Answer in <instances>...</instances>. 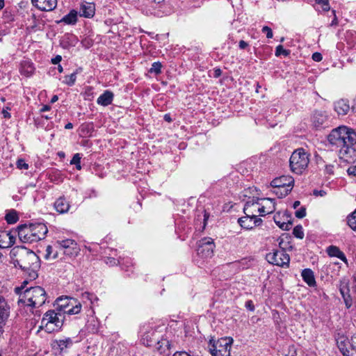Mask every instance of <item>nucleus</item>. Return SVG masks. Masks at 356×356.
Instances as JSON below:
<instances>
[{
	"label": "nucleus",
	"mask_w": 356,
	"mask_h": 356,
	"mask_svg": "<svg viewBox=\"0 0 356 356\" xmlns=\"http://www.w3.org/2000/svg\"><path fill=\"white\" fill-rule=\"evenodd\" d=\"M245 307H246L247 309H248L251 312L254 311V309H255L254 303H253L252 300H249L245 302Z\"/></svg>",
	"instance_id": "nucleus-52"
},
{
	"label": "nucleus",
	"mask_w": 356,
	"mask_h": 356,
	"mask_svg": "<svg viewBox=\"0 0 356 356\" xmlns=\"http://www.w3.org/2000/svg\"><path fill=\"white\" fill-rule=\"evenodd\" d=\"M106 263L110 266H115L120 264L122 267L125 265V263L122 260L115 259L113 257H107L105 260Z\"/></svg>",
	"instance_id": "nucleus-42"
},
{
	"label": "nucleus",
	"mask_w": 356,
	"mask_h": 356,
	"mask_svg": "<svg viewBox=\"0 0 356 356\" xmlns=\"http://www.w3.org/2000/svg\"><path fill=\"white\" fill-rule=\"evenodd\" d=\"M16 235V230H0V248L12 247L15 243Z\"/></svg>",
	"instance_id": "nucleus-13"
},
{
	"label": "nucleus",
	"mask_w": 356,
	"mask_h": 356,
	"mask_svg": "<svg viewBox=\"0 0 356 356\" xmlns=\"http://www.w3.org/2000/svg\"><path fill=\"white\" fill-rule=\"evenodd\" d=\"M263 203L257 207V210L261 216H265L273 213L275 210V200L272 198H266L262 200Z\"/></svg>",
	"instance_id": "nucleus-15"
},
{
	"label": "nucleus",
	"mask_w": 356,
	"mask_h": 356,
	"mask_svg": "<svg viewBox=\"0 0 356 356\" xmlns=\"http://www.w3.org/2000/svg\"><path fill=\"white\" fill-rule=\"evenodd\" d=\"M78 20V13L75 10H72L70 13L65 15L60 21L65 24L74 25Z\"/></svg>",
	"instance_id": "nucleus-30"
},
{
	"label": "nucleus",
	"mask_w": 356,
	"mask_h": 356,
	"mask_svg": "<svg viewBox=\"0 0 356 356\" xmlns=\"http://www.w3.org/2000/svg\"><path fill=\"white\" fill-rule=\"evenodd\" d=\"M257 205H260L259 200L255 202H247L245 203L243 208V212L245 216L238 219V222L242 228L246 229H252L254 228L253 218H254V214L253 211H250V209L251 207Z\"/></svg>",
	"instance_id": "nucleus-9"
},
{
	"label": "nucleus",
	"mask_w": 356,
	"mask_h": 356,
	"mask_svg": "<svg viewBox=\"0 0 356 356\" xmlns=\"http://www.w3.org/2000/svg\"><path fill=\"white\" fill-rule=\"evenodd\" d=\"M332 13L334 15V19L332 21V22L330 23V26H335L338 24V19H337V17L335 14V10H333Z\"/></svg>",
	"instance_id": "nucleus-61"
},
{
	"label": "nucleus",
	"mask_w": 356,
	"mask_h": 356,
	"mask_svg": "<svg viewBox=\"0 0 356 356\" xmlns=\"http://www.w3.org/2000/svg\"><path fill=\"white\" fill-rule=\"evenodd\" d=\"M209 218V213H207L206 211H204V222H203V225L202 227V231L204 230L206 227V225H207V222Z\"/></svg>",
	"instance_id": "nucleus-57"
},
{
	"label": "nucleus",
	"mask_w": 356,
	"mask_h": 356,
	"mask_svg": "<svg viewBox=\"0 0 356 356\" xmlns=\"http://www.w3.org/2000/svg\"><path fill=\"white\" fill-rule=\"evenodd\" d=\"M76 74L77 71L72 73L70 75H65L64 76V79L63 80V83L70 86H73L76 79Z\"/></svg>",
	"instance_id": "nucleus-37"
},
{
	"label": "nucleus",
	"mask_w": 356,
	"mask_h": 356,
	"mask_svg": "<svg viewBox=\"0 0 356 356\" xmlns=\"http://www.w3.org/2000/svg\"><path fill=\"white\" fill-rule=\"evenodd\" d=\"M292 190V188H282V189L275 188L274 191V193L277 195L279 198H282L287 195Z\"/></svg>",
	"instance_id": "nucleus-40"
},
{
	"label": "nucleus",
	"mask_w": 356,
	"mask_h": 356,
	"mask_svg": "<svg viewBox=\"0 0 356 356\" xmlns=\"http://www.w3.org/2000/svg\"><path fill=\"white\" fill-rule=\"evenodd\" d=\"M301 276L308 286L312 287L316 284L314 272L310 268H305L302 271Z\"/></svg>",
	"instance_id": "nucleus-28"
},
{
	"label": "nucleus",
	"mask_w": 356,
	"mask_h": 356,
	"mask_svg": "<svg viewBox=\"0 0 356 356\" xmlns=\"http://www.w3.org/2000/svg\"><path fill=\"white\" fill-rule=\"evenodd\" d=\"M57 307L56 311L68 315H75L81 310V304L75 298L68 297L56 299Z\"/></svg>",
	"instance_id": "nucleus-6"
},
{
	"label": "nucleus",
	"mask_w": 356,
	"mask_h": 356,
	"mask_svg": "<svg viewBox=\"0 0 356 356\" xmlns=\"http://www.w3.org/2000/svg\"><path fill=\"white\" fill-rule=\"evenodd\" d=\"M58 248H56V243L54 245H48L45 249V253L44 257L45 259H54L57 258L58 257Z\"/></svg>",
	"instance_id": "nucleus-32"
},
{
	"label": "nucleus",
	"mask_w": 356,
	"mask_h": 356,
	"mask_svg": "<svg viewBox=\"0 0 356 356\" xmlns=\"http://www.w3.org/2000/svg\"><path fill=\"white\" fill-rule=\"evenodd\" d=\"M158 349L161 353H165V350H169L172 348V343L167 338H162L157 341Z\"/></svg>",
	"instance_id": "nucleus-34"
},
{
	"label": "nucleus",
	"mask_w": 356,
	"mask_h": 356,
	"mask_svg": "<svg viewBox=\"0 0 356 356\" xmlns=\"http://www.w3.org/2000/svg\"><path fill=\"white\" fill-rule=\"evenodd\" d=\"M65 316L61 312L54 309L48 310L41 320L39 330H44L47 333L60 330L63 325Z\"/></svg>",
	"instance_id": "nucleus-4"
},
{
	"label": "nucleus",
	"mask_w": 356,
	"mask_h": 356,
	"mask_svg": "<svg viewBox=\"0 0 356 356\" xmlns=\"http://www.w3.org/2000/svg\"><path fill=\"white\" fill-rule=\"evenodd\" d=\"M5 220L10 225L16 223L19 220L17 211L15 210L9 211L5 216Z\"/></svg>",
	"instance_id": "nucleus-35"
},
{
	"label": "nucleus",
	"mask_w": 356,
	"mask_h": 356,
	"mask_svg": "<svg viewBox=\"0 0 356 356\" xmlns=\"http://www.w3.org/2000/svg\"><path fill=\"white\" fill-rule=\"evenodd\" d=\"M19 72L22 75L26 77L31 76L35 72L33 63L29 60H22L20 63Z\"/></svg>",
	"instance_id": "nucleus-23"
},
{
	"label": "nucleus",
	"mask_w": 356,
	"mask_h": 356,
	"mask_svg": "<svg viewBox=\"0 0 356 356\" xmlns=\"http://www.w3.org/2000/svg\"><path fill=\"white\" fill-rule=\"evenodd\" d=\"M261 31L266 35L267 38H272L273 36L272 29L267 26H264Z\"/></svg>",
	"instance_id": "nucleus-50"
},
{
	"label": "nucleus",
	"mask_w": 356,
	"mask_h": 356,
	"mask_svg": "<svg viewBox=\"0 0 356 356\" xmlns=\"http://www.w3.org/2000/svg\"><path fill=\"white\" fill-rule=\"evenodd\" d=\"M282 218H285L286 222L281 220V216L280 213H277L274 216V221L275 224L282 230H289L292 226V221L289 219L290 216L286 213H284Z\"/></svg>",
	"instance_id": "nucleus-20"
},
{
	"label": "nucleus",
	"mask_w": 356,
	"mask_h": 356,
	"mask_svg": "<svg viewBox=\"0 0 356 356\" xmlns=\"http://www.w3.org/2000/svg\"><path fill=\"white\" fill-rule=\"evenodd\" d=\"M326 252L330 257L339 258L346 264H348L345 254L337 246H328L326 249Z\"/></svg>",
	"instance_id": "nucleus-24"
},
{
	"label": "nucleus",
	"mask_w": 356,
	"mask_h": 356,
	"mask_svg": "<svg viewBox=\"0 0 356 356\" xmlns=\"http://www.w3.org/2000/svg\"><path fill=\"white\" fill-rule=\"evenodd\" d=\"M294 179L291 176H281L274 179L270 185L273 188L282 189V188H293Z\"/></svg>",
	"instance_id": "nucleus-14"
},
{
	"label": "nucleus",
	"mask_w": 356,
	"mask_h": 356,
	"mask_svg": "<svg viewBox=\"0 0 356 356\" xmlns=\"http://www.w3.org/2000/svg\"><path fill=\"white\" fill-rule=\"evenodd\" d=\"M40 268H30L29 269L24 270V272L27 273L29 274V277L31 280H35L38 277L37 271Z\"/></svg>",
	"instance_id": "nucleus-46"
},
{
	"label": "nucleus",
	"mask_w": 356,
	"mask_h": 356,
	"mask_svg": "<svg viewBox=\"0 0 356 356\" xmlns=\"http://www.w3.org/2000/svg\"><path fill=\"white\" fill-rule=\"evenodd\" d=\"M307 152L302 148L296 149L289 159L291 170L298 175L302 174L307 168L309 159Z\"/></svg>",
	"instance_id": "nucleus-5"
},
{
	"label": "nucleus",
	"mask_w": 356,
	"mask_h": 356,
	"mask_svg": "<svg viewBox=\"0 0 356 356\" xmlns=\"http://www.w3.org/2000/svg\"><path fill=\"white\" fill-rule=\"evenodd\" d=\"M232 339L220 338L217 341L209 340V349L212 356H230Z\"/></svg>",
	"instance_id": "nucleus-7"
},
{
	"label": "nucleus",
	"mask_w": 356,
	"mask_h": 356,
	"mask_svg": "<svg viewBox=\"0 0 356 356\" xmlns=\"http://www.w3.org/2000/svg\"><path fill=\"white\" fill-rule=\"evenodd\" d=\"M289 54H290V51L284 49L282 45H278L275 49V56H280L281 55L287 56L289 55Z\"/></svg>",
	"instance_id": "nucleus-43"
},
{
	"label": "nucleus",
	"mask_w": 356,
	"mask_h": 356,
	"mask_svg": "<svg viewBox=\"0 0 356 356\" xmlns=\"http://www.w3.org/2000/svg\"><path fill=\"white\" fill-rule=\"evenodd\" d=\"M315 1L316 3L321 5L324 11H328L330 10L329 0H315Z\"/></svg>",
	"instance_id": "nucleus-47"
},
{
	"label": "nucleus",
	"mask_w": 356,
	"mask_h": 356,
	"mask_svg": "<svg viewBox=\"0 0 356 356\" xmlns=\"http://www.w3.org/2000/svg\"><path fill=\"white\" fill-rule=\"evenodd\" d=\"M347 172L349 175H353L356 177V165L348 168Z\"/></svg>",
	"instance_id": "nucleus-59"
},
{
	"label": "nucleus",
	"mask_w": 356,
	"mask_h": 356,
	"mask_svg": "<svg viewBox=\"0 0 356 356\" xmlns=\"http://www.w3.org/2000/svg\"><path fill=\"white\" fill-rule=\"evenodd\" d=\"M154 4L153 1L150 2L149 4L145 6L142 8V12L146 15H154L156 17H162L163 13L161 12L160 9H157L154 7Z\"/></svg>",
	"instance_id": "nucleus-29"
},
{
	"label": "nucleus",
	"mask_w": 356,
	"mask_h": 356,
	"mask_svg": "<svg viewBox=\"0 0 356 356\" xmlns=\"http://www.w3.org/2000/svg\"><path fill=\"white\" fill-rule=\"evenodd\" d=\"M312 59L316 62H320L323 59L322 54L318 52H315L312 54Z\"/></svg>",
	"instance_id": "nucleus-53"
},
{
	"label": "nucleus",
	"mask_w": 356,
	"mask_h": 356,
	"mask_svg": "<svg viewBox=\"0 0 356 356\" xmlns=\"http://www.w3.org/2000/svg\"><path fill=\"white\" fill-rule=\"evenodd\" d=\"M82 297L83 299H87L90 301V303L93 305L95 302L98 300L97 297L93 293H90L89 292H86L82 294Z\"/></svg>",
	"instance_id": "nucleus-45"
},
{
	"label": "nucleus",
	"mask_w": 356,
	"mask_h": 356,
	"mask_svg": "<svg viewBox=\"0 0 356 356\" xmlns=\"http://www.w3.org/2000/svg\"><path fill=\"white\" fill-rule=\"evenodd\" d=\"M156 334L154 331L151 333V335L149 332L144 334L142 337L143 344L146 346H152L157 341L158 337H155Z\"/></svg>",
	"instance_id": "nucleus-33"
},
{
	"label": "nucleus",
	"mask_w": 356,
	"mask_h": 356,
	"mask_svg": "<svg viewBox=\"0 0 356 356\" xmlns=\"http://www.w3.org/2000/svg\"><path fill=\"white\" fill-rule=\"evenodd\" d=\"M338 348L343 356H348V344L350 345L348 337L343 334L338 333L335 337Z\"/></svg>",
	"instance_id": "nucleus-18"
},
{
	"label": "nucleus",
	"mask_w": 356,
	"mask_h": 356,
	"mask_svg": "<svg viewBox=\"0 0 356 356\" xmlns=\"http://www.w3.org/2000/svg\"><path fill=\"white\" fill-rule=\"evenodd\" d=\"M81 156H80V154L77 153V154H75L73 156V157H72V160H71V161H70V163H71V164H74V165H76V168L77 170H81V164H80V163H81Z\"/></svg>",
	"instance_id": "nucleus-44"
},
{
	"label": "nucleus",
	"mask_w": 356,
	"mask_h": 356,
	"mask_svg": "<svg viewBox=\"0 0 356 356\" xmlns=\"http://www.w3.org/2000/svg\"><path fill=\"white\" fill-rule=\"evenodd\" d=\"M29 225L31 229L33 235L37 238L38 241L45 238V236L48 232V229L45 224L37 222L31 223Z\"/></svg>",
	"instance_id": "nucleus-16"
},
{
	"label": "nucleus",
	"mask_w": 356,
	"mask_h": 356,
	"mask_svg": "<svg viewBox=\"0 0 356 356\" xmlns=\"http://www.w3.org/2000/svg\"><path fill=\"white\" fill-rule=\"evenodd\" d=\"M33 5L42 11H51L57 6V0H32Z\"/></svg>",
	"instance_id": "nucleus-17"
},
{
	"label": "nucleus",
	"mask_w": 356,
	"mask_h": 356,
	"mask_svg": "<svg viewBox=\"0 0 356 356\" xmlns=\"http://www.w3.org/2000/svg\"><path fill=\"white\" fill-rule=\"evenodd\" d=\"M54 207L59 213H65L69 211L70 205L64 196L58 197L54 202Z\"/></svg>",
	"instance_id": "nucleus-21"
},
{
	"label": "nucleus",
	"mask_w": 356,
	"mask_h": 356,
	"mask_svg": "<svg viewBox=\"0 0 356 356\" xmlns=\"http://www.w3.org/2000/svg\"><path fill=\"white\" fill-rule=\"evenodd\" d=\"M114 95L110 90H105L97 99V103L103 106H107L112 104Z\"/></svg>",
	"instance_id": "nucleus-25"
},
{
	"label": "nucleus",
	"mask_w": 356,
	"mask_h": 356,
	"mask_svg": "<svg viewBox=\"0 0 356 356\" xmlns=\"http://www.w3.org/2000/svg\"><path fill=\"white\" fill-rule=\"evenodd\" d=\"M350 347L352 350H356V333L351 337Z\"/></svg>",
	"instance_id": "nucleus-54"
},
{
	"label": "nucleus",
	"mask_w": 356,
	"mask_h": 356,
	"mask_svg": "<svg viewBox=\"0 0 356 356\" xmlns=\"http://www.w3.org/2000/svg\"><path fill=\"white\" fill-rule=\"evenodd\" d=\"M347 308H350L352 305V299L350 293L345 296H342Z\"/></svg>",
	"instance_id": "nucleus-51"
},
{
	"label": "nucleus",
	"mask_w": 356,
	"mask_h": 356,
	"mask_svg": "<svg viewBox=\"0 0 356 356\" xmlns=\"http://www.w3.org/2000/svg\"><path fill=\"white\" fill-rule=\"evenodd\" d=\"M56 248L63 250L64 254L70 256L76 255L79 252L76 242L70 238L60 240L56 242Z\"/></svg>",
	"instance_id": "nucleus-12"
},
{
	"label": "nucleus",
	"mask_w": 356,
	"mask_h": 356,
	"mask_svg": "<svg viewBox=\"0 0 356 356\" xmlns=\"http://www.w3.org/2000/svg\"><path fill=\"white\" fill-rule=\"evenodd\" d=\"M348 224L353 230H356V209L348 216Z\"/></svg>",
	"instance_id": "nucleus-39"
},
{
	"label": "nucleus",
	"mask_w": 356,
	"mask_h": 356,
	"mask_svg": "<svg viewBox=\"0 0 356 356\" xmlns=\"http://www.w3.org/2000/svg\"><path fill=\"white\" fill-rule=\"evenodd\" d=\"M316 163L318 167L323 165L324 174L327 175H333L334 172V165L332 163L326 164L322 158H317Z\"/></svg>",
	"instance_id": "nucleus-31"
},
{
	"label": "nucleus",
	"mask_w": 356,
	"mask_h": 356,
	"mask_svg": "<svg viewBox=\"0 0 356 356\" xmlns=\"http://www.w3.org/2000/svg\"><path fill=\"white\" fill-rule=\"evenodd\" d=\"M314 195L315 196H325L326 195V192L323 190H314L313 192Z\"/></svg>",
	"instance_id": "nucleus-58"
},
{
	"label": "nucleus",
	"mask_w": 356,
	"mask_h": 356,
	"mask_svg": "<svg viewBox=\"0 0 356 356\" xmlns=\"http://www.w3.org/2000/svg\"><path fill=\"white\" fill-rule=\"evenodd\" d=\"M162 65L160 62H154L152 64V67L149 70V72L151 74H155L156 75L161 73Z\"/></svg>",
	"instance_id": "nucleus-38"
},
{
	"label": "nucleus",
	"mask_w": 356,
	"mask_h": 356,
	"mask_svg": "<svg viewBox=\"0 0 356 356\" xmlns=\"http://www.w3.org/2000/svg\"><path fill=\"white\" fill-rule=\"evenodd\" d=\"M295 216L298 218H302L306 216V209L304 207H300L295 212Z\"/></svg>",
	"instance_id": "nucleus-49"
},
{
	"label": "nucleus",
	"mask_w": 356,
	"mask_h": 356,
	"mask_svg": "<svg viewBox=\"0 0 356 356\" xmlns=\"http://www.w3.org/2000/svg\"><path fill=\"white\" fill-rule=\"evenodd\" d=\"M72 345V340L70 338L54 340L52 344L53 348L57 349L60 353H62Z\"/></svg>",
	"instance_id": "nucleus-27"
},
{
	"label": "nucleus",
	"mask_w": 356,
	"mask_h": 356,
	"mask_svg": "<svg viewBox=\"0 0 356 356\" xmlns=\"http://www.w3.org/2000/svg\"><path fill=\"white\" fill-rule=\"evenodd\" d=\"M330 144L339 149V159L352 163L356 158L354 145L356 144L355 131L346 126H340L332 130L327 136Z\"/></svg>",
	"instance_id": "nucleus-1"
},
{
	"label": "nucleus",
	"mask_w": 356,
	"mask_h": 356,
	"mask_svg": "<svg viewBox=\"0 0 356 356\" xmlns=\"http://www.w3.org/2000/svg\"><path fill=\"white\" fill-rule=\"evenodd\" d=\"M61 60H62V57H61V56H60V55H57L56 56H55L54 58H53L51 59V63H52L53 64H55V65H56V64L59 63L61 61Z\"/></svg>",
	"instance_id": "nucleus-62"
},
{
	"label": "nucleus",
	"mask_w": 356,
	"mask_h": 356,
	"mask_svg": "<svg viewBox=\"0 0 356 356\" xmlns=\"http://www.w3.org/2000/svg\"><path fill=\"white\" fill-rule=\"evenodd\" d=\"M327 115L323 111H315L312 116V122L316 128L321 127L327 121Z\"/></svg>",
	"instance_id": "nucleus-22"
},
{
	"label": "nucleus",
	"mask_w": 356,
	"mask_h": 356,
	"mask_svg": "<svg viewBox=\"0 0 356 356\" xmlns=\"http://www.w3.org/2000/svg\"><path fill=\"white\" fill-rule=\"evenodd\" d=\"M238 47L240 49H245L247 47H249V44L244 40H240L238 43Z\"/></svg>",
	"instance_id": "nucleus-60"
},
{
	"label": "nucleus",
	"mask_w": 356,
	"mask_h": 356,
	"mask_svg": "<svg viewBox=\"0 0 356 356\" xmlns=\"http://www.w3.org/2000/svg\"><path fill=\"white\" fill-rule=\"evenodd\" d=\"M2 114H3V118H10L11 116L10 113L8 112V111H6L5 109H3Z\"/></svg>",
	"instance_id": "nucleus-64"
},
{
	"label": "nucleus",
	"mask_w": 356,
	"mask_h": 356,
	"mask_svg": "<svg viewBox=\"0 0 356 356\" xmlns=\"http://www.w3.org/2000/svg\"><path fill=\"white\" fill-rule=\"evenodd\" d=\"M27 284V282L26 281H24L22 286L20 287H16L15 291L16 292V293H17L19 296L21 293H23L24 291H22L24 289V288L25 287V286Z\"/></svg>",
	"instance_id": "nucleus-55"
},
{
	"label": "nucleus",
	"mask_w": 356,
	"mask_h": 356,
	"mask_svg": "<svg viewBox=\"0 0 356 356\" xmlns=\"http://www.w3.org/2000/svg\"><path fill=\"white\" fill-rule=\"evenodd\" d=\"M215 247V243L211 238L204 237L198 242L197 253L203 259L211 258L213 255Z\"/></svg>",
	"instance_id": "nucleus-10"
},
{
	"label": "nucleus",
	"mask_w": 356,
	"mask_h": 356,
	"mask_svg": "<svg viewBox=\"0 0 356 356\" xmlns=\"http://www.w3.org/2000/svg\"><path fill=\"white\" fill-rule=\"evenodd\" d=\"M51 109V106L49 105H44L41 108H40V112L41 113H43V112H46V111H48Z\"/></svg>",
	"instance_id": "nucleus-63"
},
{
	"label": "nucleus",
	"mask_w": 356,
	"mask_h": 356,
	"mask_svg": "<svg viewBox=\"0 0 356 356\" xmlns=\"http://www.w3.org/2000/svg\"><path fill=\"white\" fill-rule=\"evenodd\" d=\"M262 223V220L254 214L253 218L254 227L260 225Z\"/></svg>",
	"instance_id": "nucleus-56"
},
{
	"label": "nucleus",
	"mask_w": 356,
	"mask_h": 356,
	"mask_svg": "<svg viewBox=\"0 0 356 356\" xmlns=\"http://www.w3.org/2000/svg\"><path fill=\"white\" fill-rule=\"evenodd\" d=\"M334 110L339 115H346L350 111V105L346 99H340L334 103Z\"/></svg>",
	"instance_id": "nucleus-26"
},
{
	"label": "nucleus",
	"mask_w": 356,
	"mask_h": 356,
	"mask_svg": "<svg viewBox=\"0 0 356 356\" xmlns=\"http://www.w3.org/2000/svg\"><path fill=\"white\" fill-rule=\"evenodd\" d=\"M339 291L342 296H345L350 293L348 281L347 280L343 279L340 280Z\"/></svg>",
	"instance_id": "nucleus-36"
},
{
	"label": "nucleus",
	"mask_w": 356,
	"mask_h": 356,
	"mask_svg": "<svg viewBox=\"0 0 356 356\" xmlns=\"http://www.w3.org/2000/svg\"><path fill=\"white\" fill-rule=\"evenodd\" d=\"M15 230L16 234H17L19 239L22 243H32L38 241L37 238L33 235L29 225H19Z\"/></svg>",
	"instance_id": "nucleus-11"
},
{
	"label": "nucleus",
	"mask_w": 356,
	"mask_h": 356,
	"mask_svg": "<svg viewBox=\"0 0 356 356\" xmlns=\"http://www.w3.org/2000/svg\"><path fill=\"white\" fill-rule=\"evenodd\" d=\"M95 6L92 3L85 2L81 4L79 15L86 18H90L94 16Z\"/></svg>",
	"instance_id": "nucleus-19"
},
{
	"label": "nucleus",
	"mask_w": 356,
	"mask_h": 356,
	"mask_svg": "<svg viewBox=\"0 0 356 356\" xmlns=\"http://www.w3.org/2000/svg\"><path fill=\"white\" fill-rule=\"evenodd\" d=\"M293 234L295 237L302 239L304 238L303 228L301 225H296L293 230Z\"/></svg>",
	"instance_id": "nucleus-41"
},
{
	"label": "nucleus",
	"mask_w": 356,
	"mask_h": 356,
	"mask_svg": "<svg viewBox=\"0 0 356 356\" xmlns=\"http://www.w3.org/2000/svg\"><path fill=\"white\" fill-rule=\"evenodd\" d=\"M17 168L20 170H27L29 168V164L26 163L24 159H19L16 163Z\"/></svg>",
	"instance_id": "nucleus-48"
},
{
	"label": "nucleus",
	"mask_w": 356,
	"mask_h": 356,
	"mask_svg": "<svg viewBox=\"0 0 356 356\" xmlns=\"http://www.w3.org/2000/svg\"><path fill=\"white\" fill-rule=\"evenodd\" d=\"M10 256L15 266H19L22 270L33 268H40V261L37 254L24 246H15L10 252Z\"/></svg>",
	"instance_id": "nucleus-2"
},
{
	"label": "nucleus",
	"mask_w": 356,
	"mask_h": 356,
	"mask_svg": "<svg viewBox=\"0 0 356 356\" xmlns=\"http://www.w3.org/2000/svg\"><path fill=\"white\" fill-rule=\"evenodd\" d=\"M47 300L44 289L39 286L25 289L19 294L17 301L19 307H30L32 309L42 306Z\"/></svg>",
	"instance_id": "nucleus-3"
},
{
	"label": "nucleus",
	"mask_w": 356,
	"mask_h": 356,
	"mask_svg": "<svg viewBox=\"0 0 356 356\" xmlns=\"http://www.w3.org/2000/svg\"><path fill=\"white\" fill-rule=\"evenodd\" d=\"M266 258L270 264L281 267H288L290 261L289 255L283 248L268 253Z\"/></svg>",
	"instance_id": "nucleus-8"
}]
</instances>
